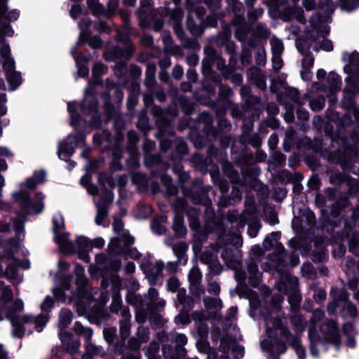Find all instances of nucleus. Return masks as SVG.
I'll list each match as a JSON object with an SVG mask.
<instances>
[{
	"instance_id": "1",
	"label": "nucleus",
	"mask_w": 359,
	"mask_h": 359,
	"mask_svg": "<svg viewBox=\"0 0 359 359\" xmlns=\"http://www.w3.org/2000/svg\"><path fill=\"white\" fill-rule=\"evenodd\" d=\"M46 177V174L44 170L36 171L33 177L28 178L25 182L21 184L22 189L20 191L14 192L12 194L13 200L21 207V210L16 213L15 217L12 218L14 231L19 236L20 233L24 235V226L26 222L25 215H37L43 210V194H37L36 199L33 200L30 198V193L36 185L45 182Z\"/></svg>"
},
{
	"instance_id": "2",
	"label": "nucleus",
	"mask_w": 359,
	"mask_h": 359,
	"mask_svg": "<svg viewBox=\"0 0 359 359\" xmlns=\"http://www.w3.org/2000/svg\"><path fill=\"white\" fill-rule=\"evenodd\" d=\"M107 72V67L101 62H96L93 67V78L88 82V86L84 92V99L81 102H69L67 111L71 117V124L75 126L79 121V116L76 109L83 114L89 113L92 117L90 121V129L98 127L101 123L100 114L98 111L97 102L95 99V87L102 83L101 76Z\"/></svg>"
},
{
	"instance_id": "3",
	"label": "nucleus",
	"mask_w": 359,
	"mask_h": 359,
	"mask_svg": "<svg viewBox=\"0 0 359 359\" xmlns=\"http://www.w3.org/2000/svg\"><path fill=\"white\" fill-rule=\"evenodd\" d=\"M84 271L83 266L76 264L74 269L77 285L76 292L70 290L69 278L63 280L61 288L53 289L54 295L58 300L65 302L68 298L69 302L73 303L76 307L78 313L82 315L91 313L92 308L100 304V302L86 287L88 279L84 275Z\"/></svg>"
},
{
	"instance_id": "4",
	"label": "nucleus",
	"mask_w": 359,
	"mask_h": 359,
	"mask_svg": "<svg viewBox=\"0 0 359 359\" xmlns=\"http://www.w3.org/2000/svg\"><path fill=\"white\" fill-rule=\"evenodd\" d=\"M76 114L79 116V121L75 126L70 125L75 128V133L69 134L66 140L60 141L57 145V155L58 157L65 161H67L75 153L76 148L80 144H82L83 151L81 156L88 161V156L90 151V148L85 143L86 133H89L93 129H90V121L92 116L87 113L83 114L79 109H76ZM71 118V117L69 116ZM97 127L98 128L101 126ZM96 129V128H95ZM94 130V128H93Z\"/></svg>"
},
{
	"instance_id": "5",
	"label": "nucleus",
	"mask_w": 359,
	"mask_h": 359,
	"mask_svg": "<svg viewBox=\"0 0 359 359\" xmlns=\"http://www.w3.org/2000/svg\"><path fill=\"white\" fill-rule=\"evenodd\" d=\"M127 287L126 301L135 307L137 322L144 323L149 320L151 323H155L157 318V290L150 288L148 294L144 296L136 294L140 284L134 278L128 279Z\"/></svg>"
},
{
	"instance_id": "6",
	"label": "nucleus",
	"mask_w": 359,
	"mask_h": 359,
	"mask_svg": "<svg viewBox=\"0 0 359 359\" xmlns=\"http://www.w3.org/2000/svg\"><path fill=\"white\" fill-rule=\"evenodd\" d=\"M116 35L115 40L126 46L123 49L117 46L109 48L104 53V58L107 61L113 62L117 59L125 58L128 60L134 50L133 46L130 43V37L127 34L122 32L118 28H114Z\"/></svg>"
},
{
	"instance_id": "7",
	"label": "nucleus",
	"mask_w": 359,
	"mask_h": 359,
	"mask_svg": "<svg viewBox=\"0 0 359 359\" xmlns=\"http://www.w3.org/2000/svg\"><path fill=\"white\" fill-rule=\"evenodd\" d=\"M0 54L4 59L3 68L5 71L6 79L11 90H14L22 83V76L19 72L15 71L14 60L11 57V48L8 44L4 43L0 48Z\"/></svg>"
},
{
	"instance_id": "8",
	"label": "nucleus",
	"mask_w": 359,
	"mask_h": 359,
	"mask_svg": "<svg viewBox=\"0 0 359 359\" xmlns=\"http://www.w3.org/2000/svg\"><path fill=\"white\" fill-rule=\"evenodd\" d=\"M53 231L54 233V240L59 245L62 252H74L75 251L72 242L68 238V233H60V231L65 227V222L62 216L60 214L53 217Z\"/></svg>"
},
{
	"instance_id": "9",
	"label": "nucleus",
	"mask_w": 359,
	"mask_h": 359,
	"mask_svg": "<svg viewBox=\"0 0 359 359\" xmlns=\"http://www.w3.org/2000/svg\"><path fill=\"white\" fill-rule=\"evenodd\" d=\"M113 229L116 234L121 235L118 241L123 243V250L116 247L118 241L112 240L109 244V250L115 254L123 253L127 252V248L134 243V237L130 236L128 231H124V224L119 219H115L113 223Z\"/></svg>"
},
{
	"instance_id": "10",
	"label": "nucleus",
	"mask_w": 359,
	"mask_h": 359,
	"mask_svg": "<svg viewBox=\"0 0 359 359\" xmlns=\"http://www.w3.org/2000/svg\"><path fill=\"white\" fill-rule=\"evenodd\" d=\"M152 0H141V6L137 11L140 25L142 28L151 27L157 32L156 11L154 9Z\"/></svg>"
},
{
	"instance_id": "11",
	"label": "nucleus",
	"mask_w": 359,
	"mask_h": 359,
	"mask_svg": "<svg viewBox=\"0 0 359 359\" xmlns=\"http://www.w3.org/2000/svg\"><path fill=\"white\" fill-rule=\"evenodd\" d=\"M91 24L92 21L88 17L83 18L78 22V27L80 29V34L78 38L76 44L74 46L76 48L80 44L84 43L86 42H88V45L94 49L99 48L102 46V41L100 36H90V33L88 29L91 26Z\"/></svg>"
},
{
	"instance_id": "12",
	"label": "nucleus",
	"mask_w": 359,
	"mask_h": 359,
	"mask_svg": "<svg viewBox=\"0 0 359 359\" xmlns=\"http://www.w3.org/2000/svg\"><path fill=\"white\" fill-rule=\"evenodd\" d=\"M87 4L89 9L95 16L109 18L117 9L118 0H108L107 4L108 11L105 10L104 6L98 0H87Z\"/></svg>"
},
{
	"instance_id": "13",
	"label": "nucleus",
	"mask_w": 359,
	"mask_h": 359,
	"mask_svg": "<svg viewBox=\"0 0 359 359\" xmlns=\"http://www.w3.org/2000/svg\"><path fill=\"white\" fill-rule=\"evenodd\" d=\"M70 53L75 60V64L78 69V75L81 77L87 76L89 73V69L86 66V65L89 62L90 57L85 55L83 53H79V55H76V47H73Z\"/></svg>"
},
{
	"instance_id": "14",
	"label": "nucleus",
	"mask_w": 359,
	"mask_h": 359,
	"mask_svg": "<svg viewBox=\"0 0 359 359\" xmlns=\"http://www.w3.org/2000/svg\"><path fill=\"white\" fill-rule=\"evenodd\" d=\"M72 317L73 314L72 311L67 309H62L59 313L58 327L60 330L58 333V336L62 342L65 341V335H69V333L65 329L71 323Z\"/></svg>"
},
{
	"instance_id": "15",
	"label": "nucleus",
	"mask_w": 359,
	"mask_h": 359,
	"mask_svg": "<svg viewBox=\"0 0 359 359\" xmlns=\"http://www.w3.org/2000/svg\"><path fill=\"white\" fill-rule=\"evenodd\" d=\"M320 330L324 339L327 341L334 344H337L339 342V338L338 329L334 321L330 320L324 323L321 326Z\"/></svg>"
},
{
	"instance_id": "16",
	"label": "nucleus",
	"mask_w": 359,
	"mask_h": 359,
	"mask_svg": "<svg viewBox=\"0 0 359 359\" xmlns=\"http://www.w3.org/2000/svg\"><path fill=\"white\" fill-rule=\"evenodd\" d=\"M8 0H0V19H2L3 23H7L10 26V22L15 21L20 16V11L13 9L7 13L8 6L6 2Z\"/></svg>"
},
{
	"instance_id": "17",
	"label": "nucleus",
	"mask_w": 359,
	"mask_h": 359,
	"mask_svg": "<svg viewBox=\"0 0 359 359\" xmlns=\"http://www.w3.org/2000/svg\"><path fill=\"white\" fill-rule=\"evenodd\" d=\"M155 148V142L145 139L143 144V151L144 154V165L147 168H151L157 163V155L151 154V151Z\"/></svg>"
},
{
	"instance_id": "18",
	"label": "nucleus",
	"mask_w": 359,
	"mask_h": 359,
	"mask_svg": "<svg viewBox=\"0 0 359 359\" xmlns=\"http://www.w3.org/2000/svg\"><path fill=\"white\" fill-rule=\"evenodd\" d=\"M109 201L107 199H101L99 201H95L97 208V215L95 217V223L97 225H102L108 215V203L112 198L110 194H108Z\"/></svg>"
},
{
	"instance_id": "19",
	"label": "nucleus",
	"mask_w": 359,
	"mask_h": 359,
	"mask_svg": "<svg viewBox=\"0 0 359 359\" xmlns=\"http://www.w3.org/2000/svg\"><path fill=\"white\" fill-rule=\"evenodd\" d=\"M131 257L137 260L140 264V267L146 275L149 277L154 273V269H153L152 264L148 258H144L140 260L141 254L136 250V249L131 250L129 252Z\"/></svg>"
},
{
	"instance_id": "20",
	"label": "nucleus",
	"mask_w": 359,
	"mask_h": 359,
	"mask_svg": "<svg viewBox=\"0 0 359 359\" xmlns=\"http://www.w3.org/2000/svg\"><path fill=\"white\" fill-rule=\"evenodd\" d=\"M345 72L354 78L359 79V54L353 53L349 56V62L344 67Z\"/></svg>"
},
{
	"instance_id": "21",
	"label": "nucleus",
	"mask_w": 359,
	"mask_h": 359,
	"mask_svg": "<svg viewBox=\"0 0 359 359\" xmlns=\"http://www.w3.org/2000/svg\"><path fill=\"white\" fill-rule=\"evenodd\" d=\"M248 76L250 80L261 89L266 88L265 83V78L261 70L256 67L250 68L248 71Z\"/></svg>"
},
{
	"instance_id": "22",
	"label": "nucleus",
	"mask_w": 359,
	"mask_h": 359,
	"mask_svg": "<svg viewBox=\"0 0 359 359\" xmlns=\"http://www.w3.org/2000/svg\"><path fill=\"white\" fill-rule=\"evenodd\" d=\"M0 290H2V297L0 299L4 302L1 304V307L5 308L6 310L13 309V303L11 301L13 299L12 290L9 286H5L3 282L0 281Z\"/></svg>"
},
{
	"instance_id": "23",
	"label": "nucleus",
	"mask_w": 359,
	"mask_h": 359,
	"mask_svg": "<svg viewBox=\"0 0 359 359\" xmlns=\"http://www.w3.org/2000/svg\"><path fill=\"white\" fill-rule=\"evenodd\" d=\"M123 150L116 142L115 147L111 151V168L113 171H118L123 169V165L121 162Z\"/></svg>"
},
{
	"instance_id": "24",
	"label": "nucleus",
	"mask_w": 359,
	"mask_h": 359,
	"mask_svg": "<svg viewBox=\"0 0 359 359\" xmlns=\"http://www.w3.org/2000/svg\"><path fill=\"white\" fill-rule=\"evenodd\" d=\"M202 275L200 271L198 269L194 268L192 269L189 274V280L190 282V287L191 290H196V294L201 295V294L203 293V290H199L198 285L200 281L201 280Z\"/></svg>"
},
{
	"instance_id": "25",
	"label": "nucleus",
	"mask_w": 359,
	"mask_h": 359,
	"mask_svg": "<svg viewBox=\"0 0 359 359\" xmlns=\"http://www.w3.org/2000/svg\"><path fill=\"white\" fill-rule=\"evenodd\" d=\"M133 182L137 185L139 191L144 192L148 191L149 179L147 175L140 172L135 173L133 175Z\"/></svg>"
},
{
	"instance_id": "26",
	"label": "nucleus",
	"mask_w": 359,
	"mask_h": 359,
	"mask_svg": "<svg viewBox=\"0 0 359 359\" xmlns=\"http://www.w3.org/2000/svg\"><path fill=\"white\" fill-rule=\"evenodd\" d=\"M346 81V86L344 88V92L351 95H359V79L348 75Z\"/></svg>"
},
{
	"instance_id": "27",
	"label": "nucleus",
	"mask_w": 359,
	"mask_h": 359,
	"mask_svg": "<svg viewBox=\"0 0 359 359\" xmlns=\"http://www.w3.org/2000/svg\"><path fill=\"white\" fill-rule=\"evenodd\" d=\"M156 65L154 62H149L147 65L145 85L148 88H152L156 84Z\"/></svg>"
},
{
	"instance_id": "28",
	"label": "nucleus",
	"mask_w": 359,
	"mask_h": 359,
	"mask_svg": "<svg viewBox=\"0 0 359 359\" xmlns=\"http://www.w3.org/2000/svg\"><path fill=\"white\" fill-rule=\"evenodd\" d=\"M137 127L139 130L147 133L150 130L149 118L147 116V110L142 109L138 114Z\"/></svg>"
},
{
	"instance_id": "29",
	"label": "nucleus",
	"mask_w": 359,
	"mask_h": 359,
	"mask_svg": "<svg viewBox=\"0 0 359 359\" xmlns=\"http://www.w3.org/2000/svg\"><path fill=\"white\" fill-rule=\"evenodd\" d=\"M248 271L252 285L253 286L257 285L262 277V273L259 271L257 265L253 262L249 263Z\"/></svg>"
},
{
	"instance_id": "30",
	"label": "nucleus",
	"mask_w": 359,
	"mask_h": 359,
	"mask_svg": "<svg viewBox=\"0 0 359 359\" xmlns=\"http://www.w3.org/2000/svg\"><path fill=\"white\" fill-rule=\"evenodd\" d=\"M90 241L88 239L83 236H79L76 239V244H72L74 246L75 251L74 252H67V254L76 253L80 251H88V250L90 248Z\"/></svg>"
},
{
	"instance_id": "31",
	"label": "nucleus",
	"mask_w": 359,
	"mask_h": 359,
	"mask_svg": "<svg viewBox=\"0 0 359 359\" xmlns=\"http://www.w3.org/2000/svg\"><path fill=\"white\" fill-rule=\"evenodd\" d=\"M132 94H130L127 99V106L128 109H133L138 102V92L140 90L139 86L134 84L131 86Z\"/></svg>"
},
{
	"instance_id": "32",
	"label": "nucleus",
	"mask_w": 359,
	"mask_h": 359,
	"mask_svg": "<svg viewBox=\"0 0 359 359\" xmlns=\"http://www.w3.org/2000/svg\"><path fill=\"white\" fill-rule=\"evenodd\" d=\"M128 137V152H133L137 150V143L138 142L139 138L137 133L134 130H130L127 135Z\"/></svg>"
},
{
	"instance_id": "33",
	"label": "nucleus",
	"mask_w": 359,
	"mask_h": 359,
	"mask_svg": "<svg viewBox=\"0 0 359 359\" xmlns=\"http://www.w3.org/2000/svg\"><path fill=\"white\" fill-rule=\"evenodd\" d=\"M70 335V333H69V335H65V340H66V338H68ZM62 344L65 346L67 352H68L71 355H73L78 352L79 347L81 346L79 341L77 339H70L69 341L67 342L66 344H65V342H62Z\"/></svg>"
},
{
	"instance_id": "34",
	"label": "nucleus",
	"mask_w": 359,
	"mask_h": 359,
	"mask_svg": "<svg viewBox=\"0 0 359 359\" xmlns=\"http://www.w3.org/2000/svg\"><path fill=\"white\" fill-rule=\"evenodd\" d=\"M14 34V31L7 23H3L2 19H0V44L4 43L5 41V36H12Z\"/></svg>"
},
{
	"instance_id": "35",
	"label": "nucleus",
	"mask_w": 359,
	"mask_h": 359,
	"mask_svg": "<svg viewBox=\"0 0 359 359\" xmlns=\"http://www.w3.org/2000/svg\"><path fill=\"white\" fill-rule=\"evenodd\" d=\"M291 323L297 332L303 331L306 325V320L302 316L297 314L291 317Z\"/></svg>"
},
{
	"instance_id": "36",
	"label": "nucleus",
	"mask_w": 359,
	"mask_h": 359,
	"mask_svg": "<svg viewBox=\"0 0 359 359\" xmlns=\"http://www.w3.org/2000/svg\"><path fill=\"white\" fill-rule=\"evenodd\" d=\"M111 133L107 130H104L102 133H96L93 136V141L97 144H102L104 141L109 142H111Z\"/></svg>"
},
{
	"instance_id": "37",
	"label": "nucleus",
	"mask_w": 359,
	"mask_h": 359,
	"mask_svg": "<svg viewBox=\"0 0 359 359\" xmlns=\"http://www.w3.org/2000/svg\"><path fill=\"white\" fill-rule=\"evenodd\" d=\"M128 154L130 155V157L126 160L127 167L130 170H135L140 165V155L137 151L133 152H128Z\"/></svg>"
},
{
	"instance_id": "38",
	"label": "nucleus",
	"mask_w": 359,
	"mask_h": 359,
	"mask_svg": "<svg viewBox=\"0 0 359 359\" xmlns=\"http://www.w3.org/2000/svg\"><path fill=\"white\" fill-rule=\"evenodd\" d=\"M359 233H353L349 239V251L356 256H359Z\"/></svg>"
},
{
	"instance_id": "39",
	"label": "nucleus",
	"mask_w": 359,
	"mask_h": 359,
	"mask_svg": "<svg viewBox=\"0 0 359 359\" xmlns=\"http://www.w3.org/2000/svg\"><path fill=\"white\" fill-rule=\"evenodd\" d=\"M272 326L276 329L280 330V334L284 337H287L290 334V331L287 327H285L281 320L278 318H275L272 319L271 321Z\"/></svg>"
},
{
	"instance_id": "40",
	"label": "nucleus",
	"mask_w": 359,
	"mask_h": 359,
	"mask_svg": "<svg viewBox=\"0 0 359 359\" xmlns=\"http://www.w3.org/2000/svg\"><path fill=\"white\" fill-rule=\"evenodd\" d=\"M153 212V209L149 205H142L139 207L136 217L140 219H146Z\"/></svg>"
},
{
	"instance_id": "41",
	"label": "nucleus",
	"mask_w": 359,
	"mask_h": 359,
	"mask_svg": "<svg viewBox=\"0 0 359 359\" xmlns=\"http://www.w3.org/2000/svg\"><path fill=\"white\" fill-rule=\"evenodd\" d=\"M290 345L295 350L299 359L305 358V350L302 347L299 339L298 337H294L290 342Z\"/></svg>"
},
{
	"instance_id": "42",
	"label": "nucleus",
	"mask_w": 359,
	"mask_h": 359,
	"mask_svg": "<svg viewBox=\"0 0 359 359\" xmlns=\"http://www.w3.org/2000/svg\"><path fill=\"white\" fill-rule=\"evenodd\" d=\"M104 164V160L102 158L88 161L85 166L88 172H95L99 168Z\"/></svg>"
},
{
	"instance_id": "43",
	"label": "nucleus",
	"mask_w": 359,
	"mask_h": 359,
	"mask_svg": "<svg viewBox=\"0 0 359 359\" xmlns=\"http://www.w3.org/2000/svg\"><path fill=\"white\" fill-rule=\"evenodd\" d=\"M114 72L116 76L121 79L127 72V63L125 61L117 62L114 67Z\"/></svg>"
},
{
	"instance_id": "44",
	"label": "nucleus",
	"mask_w": 359,
	"mask_h": 359,
	"mask_svg": "<svg viewBox=\"0 0 359 359\" xmlns=\"http://www.w3.org/2000/svg\"><path fill=\"white\" fill-rule=\"evenodd\" d=\"M359 4L358 0H339V6L341 10L351 11L356 8Z\"/></svg>"
},
{
	"instance_id": "45",
	"label": "nucleus",
	"mask_w": 359,
	"mask_h": 359,
	"mask_svg": "<svg viewBox=\"0 0 359 359\" xmlns=\"http://www.w3.org/2000/svg\"><path fill=\"white\" fill-rule=\"evenodd\" d=\"M205 306L208 309H221L222 306V301L219 299H214L212 297H205L203 299Z\"/></svg>"
},
{
	"instance_id": "46",
	"label": "nucleus",
	"mask_w": 359,
	"mask_h": 359,
	"mask_svg": "<svg viewBox=\"0 0 359 359\" xmlns=\"http://www.w3.org/2000/svg\"><path fill=\"white\" fill-rule=\"evenodd\" d=\"M120 334L122 339L125 340L130 332V320H120Z\"/></svg>"
},
{
	"instance_id": "47",
	"label": "nucleus",
	"mask_w": 359,
	"mask_h": 359,
	"mask_svg": "<svg viewBox=\"0 0 359 359\" xmlns=\"http://www.w3.org/2000/svg\"><path fill=\"white\" fill-rule=\"evenodd\" d=\"M343 309L348 314L351 318H355L358 316V308L351 301H346L343 305Z\"/></svg>"
},
{
	"instance_id": "48",
	"label": "nucleus",
	"mask_w": 359,
	"mask_h": 359,
	"mask_svg": "<svg viewBox=\"0 0 359 359\" xmlns=\"http://www.w3.org/2000/svg\"><path fill=\"white\" fill-rule=\"evenodd\" d=\"M122 299L120 294L114 297L110 305V310L112 313H118L119 311L123 308Z\"/></svg>"
},
{
	"instance_id": "49",
	"label": "nucleus",
	"mask_w": 359,
	"mask_h": 359,
	"mask_svg": "<svg viewBox=\"0 0 359 359\" xmlns=\"http://www.w3.org/2000/svg\"><path fill=\"white\" fill-rule=\"evenodd\" d=\"M86 352L92 356L102 355L104 353V350L102 346H96L92 343H88L86 344Z\"/></svg>"
},
{
	"instance_id": "50",
	"label": "nucleus",
	"mask_w": 359,
	"mask_h": 359,
	"mask_svg": "<svg viewBox=\"0 0 359 359\" xmlns=\"http://www.w3.org/2000/svg\"><path fill=\"white\" fill-rule=\"evenodd\" d=\"M147 359H157V343L152 341L145 350Z\"/></svg>"
},
{
	"instance_id": "51",
	"label": "nucleus",
	"mask_w": 359,
	"mask_h": 359,
	"mask_svg": "<svg viewBox=\"0 0 359 359\" xmlns=\"http://www.w3.org/2000/svg\"><path fill=\"white\" fill-rule=\"evenodd\" d=\"M288 301L292 309H297L301 301V296L299 292L294 290L292 293L290 294Z\"/></svg>"
},
{
	"instance_id": "52",
	"label": "nucleus",
	"mask_w": 359,
	"mask_h": 359,
	"mask_svg": "<svg viewBox=\"0 0 359 359\" xmlns=\"http://www.w3.org/2000/svg\"><path fill=\"white\" fill-rule=\"evenodd\" d=\"M95 29L100 33L111 34L112 28L104 21H100L97 22L95 26Z\"/></svg>"
},
{
	"instance_id": "53",
	"label": "nucleus",
	"mask_w": 359,
	"mask_h": 359,
	"mask_svg": "<svg viewBox=\"0 0 359 359\" xmlns=\"http://www.w3.org/2000/svg\"><path fill=\"white\" fill-rule=\"evenodd\" d=\"M271 46L273 55H280L283 50V45L281 41L278 39L271 40Z\"/></svg>"
},
{
	"instance_id": "54",
	"label": "nucleus",
	"mask_w": 359,
	"mask_h": 359,
	"mask_svg": "<svg viewBox=\"0 0 359 359\" xmlns=\"http://www.w3.org/2000/svg\"><path fill=\"white\" fill-rule=\"evenodd\" d=\"M325 105V98L319 97L317 99L311 100L310 101V107L313 111H319L323 108Z\"/></svg>"
},
{
	"instance_id": "55",
	"label": "nucleus",
	"mask_w": 359,
	"mask_h": 359,
	"mask_svg": "<svg viewBox=\"0 0 359 359\" xmlns=\"http://www.w3.org/2000/svg\"><path fill=\"white\" fill-rule=\"evenodd\" d=\"M264 213H265L266 219L269 221V222L271 224L274 225L278 222L277 215L273 209L266 208L264 211Z\"/></svg>"
},
{
	"instance_id": "56",
	"label": "nucleus",
	"mask_w": 359,
	"mask_h": 359,
	"mask_svg": "<svg viewBox=\"0 0 359 359\" xmlns=\"http://www.w3.org/2000/svg\"><path fill=\"white\" fill-rule=\"evenodd\" d=\"M137 339L141 341V344L147 342L149 339V330L140 327L137 330Z\"/></svg>"
},
{
	"instance_id": "57",
	"label": "nucleus",
	"mask_w": 359,
	"mask_h": 359,
	"mask_svg": "<svg viewBox=\"0 0 359 359\" xmlns=\"http://www.w3.org/2000/svg\"><path fill=\"white\" fill-rule=\"evenodd\" d=\"M206 57L205 59L215 61L217 58H219V55L216 52L215 48L212 46H206L204 49Z\"/></svg>"
},
{
	"instance_id": "58",
	"label": "nucleus",
	"mask_w": 359,
	"mask_h": 359,
	"mask_svg": "<svg viewBox=\"0 0 359 359\" xmlns=\"http://www.w3.org/2000/svg\"><path fill=\"white\" fill-rule=\"evenodd\" d=\"M314 288L313 298L315 301L319 303L324 302L326 299V292L320 288H316V287Z\"/></svg>"
},
{
	"instance_id": "59",
	"label": "nucleus",
	"mask_w": 359,
	"mask_h": 359,
	"mask_svg": "<svg viewBox=\"0 0 359 359\" xmlns=\"http://www.w3.org/2000/svg\"><path fill=\"white\" fill-rule=\"evenodd\" d=\"M318 44H319V48H317V47L314 48V49L316 50H318L319 48H320V49L326 50V51H330V50H332V48H333L332 41L327 39H323L320 41H319Z\"/></svg>"
},
{
	"instance_id": "60",
	"label": "nucleus",
	"mask_w": 359,
	"mask_h": 359,
	"mask_svg": "<svg viewBox=\"0 0 359 359\" xmlns=\"http://www.w3.org/2000/svg\"><path fill=\"white\" fill-rule=\"evenodd\" d=\"M328 81H332V83L330 84V88L332 91H335L339 89V82L338 76L335 74L330 73L327 78Z\"/></svg>"
},
{
	"instance_id": "61",
	"label": "nucleus",
	"mask_w": 359,
	"mask_h": 359,
	"mask_svg": "<svg viewBox=\"0 0 359 359\" xmlns=\"http://www.w3.org/2000/svg\"><path fill=\"white\" fill-rule=\"evenodd\" d=\"M83 9L78 4H74L72 5L69 14L72 18L76 19L80 15L82 14Z\"/></svg>"
},
{
	"instance_id": "62",
	"label": "nucleus",
	"mask_w": 359,
	"mask_h": 359,
	"mask_svg": "<svg viewBox=\"0 0 359 359\" xmlns=\"http://www.w3.org/2000/svg\"><path fill=\"white\" fill-rule=\"evenodd\" d=\"M128 346L132 351H137L141 346V341L137 338H130L128 341Z\"/></svg>"
},
{
	"instance_id": "63",
	"label": "nucleus",
	"mask_w": 359,
	"mask_h": 359,
	"mask_svg": "<svg viewBox=\"0 0 359 359\" xmlns=\"http://www.w3.org/2000/svg\"><path fill=\"white\" fill-rule=\"evenodd\" d=\"M191 318L194 321H198L200 323L208 319V316H207L203 311L193 312L191 314Z\"/></svg>"
},
{
	"instance_id": "64",
	"label": "nucleus",
	"mask_w": 359,
	"mask_h": 359,
	"mask_svg": "<svg viewBox=\"0 0 359 359\" xmlns=\"http://www.w3.org/2000/svg\"><path fill=\"white\" fill-rule=\"evenodd\" d=\"M214 61L203 59L202 61V72L205 75H208L211 72V67Z\"/></svg>"
}]
</instances>
